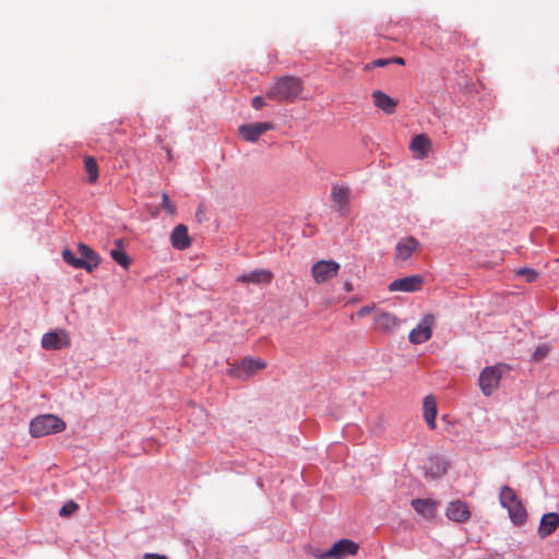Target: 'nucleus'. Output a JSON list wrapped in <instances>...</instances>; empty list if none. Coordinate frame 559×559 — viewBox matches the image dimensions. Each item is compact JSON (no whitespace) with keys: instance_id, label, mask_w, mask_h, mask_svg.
<instances>
[{"instance_id":"f257e3e1","label":"nucleus","mask_w":559,"mask_h":559,"mask_svg":"<svg viewBox=\"0 0 559 559\" xmlns=\"http://www.w3.org/2000/svg\"><path fill=\"white\" fill-rule=\"evenodd\" d=\"M302 91V81L296 76L275 78L269 90L266 97L273 102L283 103L297 98Z\"/></svg>"},{"instance_id":"f03ea898","label":"nucleus","mask_w":559,"mask_h":559,"mask_svg":"<svg viewBox=\"0 0 559 559\" xmlns=\"http://www.w3.org/2000/svg\"><path fill=\"white\" fill-rule=\"evenodd\" d=\"M64 429L66 423L52 414L37 416L29 424V433L35 438L61 432Z\"/></svg>"},{"instance_id":"7ed1b4c3","label":"nucleus","mask_w":559,"mask_h":559,"mask_svg":"<svg viewBox=\"0 0 559 559\" xmlns=\"http://www.w3.org/2000/svg\"><path fill=\"white\" fill-rule=\"evenodd\" d=\"M508 370V366L503 364H498L483 369L478 381L484 395L489 396L498 389L503 372Z\"/></svg>"},{"instance_id":"20e7f679","label":"nucleus","mask_w":559,"mask_h":559,"mask_svg":"<svg viewBox=\"0 0 559 559\" xmlns=\"http://www.w3.org/2000/svg\"><path fill=\"white\" fill-rule=\"evenodd\" d=\"M359 545L350 539H340L328 551L316 552L314 557L319 559H344L347 556H355L358 552Z\"/></svg>"},{"instance_id":"39448f33","label":"nucleus","mask_w":559,"mask_h":559,"mask_svg":"<svg viewBox=\"0 0 559 559\" xmlns=\"http://www.w3.org/2000/svg\"><path fill=\"white\" fill-rule=\"evenodd\" d=\"M436 318L432 313H427L420 322L414 328L408 335V340L413 344H423L429 341L432 336V328Z\"/></svg>"},{"instance_id":"423d86ee","label":"nucleus","mask_w":559,"mask_h":559,"mask_svg":"<svg viewBox=\"0 0 559 559\" xmlns=\"http://www.w3.org/2000/svg\"><path fill=\"white\" fill-rule=\"evenodd\" d=\"M341 265L332 260H320L312 265L311 273L316 283H325L335 277Z\"/></svg>"},{"instance_id":"0eeeda50","label":"nucleus","mask_w":559,"mask_h":559,"mask_svg":"<svg viewBox=\"0 0 559 559\" xmlns=\"http://www.w3.org/2000/svg\"><path fill=\"white\" fill-rule=\"evenodd\" d=\"M274 128L272 122H253L241 124L238 128L239 134L248 142H257L259 138Z\"/></svg>"},{"instance_id":"6e6552de","label":"nucleus","mask_w":559,"mask_h":559,"mask_svg":"<svg viewBox=\"0 0 559 559\" xmlns=\"http://www.w3.org/2000/svg\"><path fill=\"white\" fill-rule=\"evenodd\" d=\"M423 284L424 277L420 275L405 276L390 283L389 290L413 293L419 290Z\"/></svg>"},{"instance_id":"1a4fd4ad","label":"nucleus","mask_w":559,"mask_h":559,"mask_svg":"<svg viewBox=\"0 0 559 559\" xmlns=\"http://www.w3.org/2000/svg\"><path fill=\"white\" fill-rule=\"evenodd\" d=\"M374 329L382 333L392 332L399 324V320L392 312L377 311L373 318Z\"/></svg>"},{"instance_id":"9d476101","label":"nucleus","mask_w":559,"mask_h":559,"mask_svg":"<svg viewBox=\"0 0 559 559\" xmlns=\"http://www.w3.org/2000/svg\"><path fill=\"white\" fill-rule=\"evenodd\" d=\"M265 366V361L260 358L253 359L251 357H246L236 369V376L238 378L247 379L254 374L257 371L264 369Z\"/></svg>"},{"instance_id":"9b49d317","label":"nucleus","mask_w":559,"mask_h":559,"mask_svg":"<svg viewBox=\"0 0 559 559\" xmlns=\"http://www.w3.org/2000/svg\"><path fill=\"white\" fill-rule=\"evenodd\" d=\"M445 515L451 521L462 523L469 519L471 512L465 502L456 500L449 503Z\"/></svg>"},{"instance_id":"f8f14e48","label":"nucleus","mask_w":559,"mask_h":559,"mask_svg":"<svg viewBox=\"0 0 559 559\" xmlns=\"http://www.w3.org/2000/svg\"><path fill=\"white\" fill-rule=\"evenodd\" d=\"M78 250L81 255L80 260L82 263V269L86 270L87 272H92L98 266L100 258L96 251L84 243H79Z\"/></svg>"},{"instance_id":"ddd939ff","label":"nucleus","mask_w":559,"mask_h":559,"mask_svg":"<svg viewBox=\"0 0 559 559\" xmlns=\"http://www.w3.org/2000/svg\"><path fill=\"white\" fill-rule=\"evenodd\" d=\"M419 242L414 237L401 239L395 248V260L406 261L417 250Z\"/></svg>"},{"instance_id":"4468645a","label":"nucleus","mask_w":559,"mask_h":559,"mask_svg":"<svg viewBox=\"0 0 559 559\" xmlns=\"http://www.w3.org/2000/svg\"><path fill=\"white\" fill-rule=\"evenodd\" d=\"M273 278L272 272L267 270H253L237 277V282L248 284H269Z\"/></svg>"},{"instance_id":"2eb2a0df","label":"nucleus","mask_w":559,"mask_h":559,"mask_svg":"<svg viewBox=\"0 0 559 559\" xmlns=\"http://www.w3.org/2000/svg\"><path fill=\"white\" fill-rule=\"evenodd\" d=\"M411 504L419 515L431 520L436 515V510L439 503L431 499H414Z\"/></svg>"},{"instance_id":"dca6fc26","label":"nucleus","mask_w":559,"mask_h":559,"mask_svg":"<svg viewBox=\"0 0 559 559\" xmlns=\"http://www.w3.org/2000/svg\"><path fill=\"white\" fill-rule=\"evenodd\" d=\"M170 241L173 247L178 250L187 249L191 245L187 226L182 224L177 225L171 231Z\"/></svg>"},{"instance_id":"f3484780","label":"nucleus","mask_w":559,"mask_h":559,"mask_svg":"<svg viewBox=\"0 0 559 559\" xmlns=\"http://www.w3.org/2000/svg\"><path fill=\"white\" fill-rule=\"evenodd\" d=\"M559 527V514L551 512L542 516L538 534L542 538L551 535Z\"/></svg>"},{"instance_id":"a211bd4d","label":"nucleus","mask_w":559,"mask_h":559,"mask_svg":"<svg viewBox=\"0 0 559 559\" xmlns=\"http://www.w3.org/2000/svg\"><path fill=\"white\" fill-rule=\"evenodd\" d=\"M374 106L381 109L383 112L391 115L395 111L397 100L393 99L380 90L372 93Z\"/></svg>"},{"instance_id":"6ab92c4d","label":"nucleus","mask_w":559,"mask_h":559,"mask_svg":"<svg viewBox=\"0 0 559 559\" xmlns=\"http://www.w3.org/2000/svg\"><path fill=\"white\" fill-rule=\"evenodd\" d=\"M424 417L430 429L436 428V417L438 414L437 402L433 396L428 395L424 400Z\"/></svg>"},{"instance_id":"aec40b11","label":"nucleus","mask_w":559,"mask_h":559,"mask_svg":"<svg viewBox=\"0 0 559 559\" xmlns=\"http://www.w3.org/2000/svg\"><path fill=\"white\" fill-rule=\"evenodd\" d=\"M69 345V341L62 343L61 338L56 332H47L41 337V346L47 350L60 349Z\"/></svg>"},{"instance_id":"412c9836","label":"nucleus","mask_w":559,"mask_h":559,"mask_svg":"<svg viewBox=\"0 0 559 559\" xmlns=\"http://www.w3.org/2000/svg\"><path fill=\"white\" fill-rule=\"evenodd\" d=\"M431 147V141L426 134H418L413 138L409 148L414 152H418L423 157L427 156Z\"/></svg>"},{"instance_id":"4be33fe9","label":"nucleus","mask_w":559,"mask_h":559,"mask_svg":"<svg viewBox=\"0 0 559 559\" xmlns=\"http://www.w3.org/2000/svg\"><path fill=\"white\" fill-rule=\"evenodd\" d=\"M506 509H508L509 515L513 523L523 524L525 522L527 514L520 499L514 503L510 504L509 507H507Z\"/></svg>"},{"instance_id":"5701e85b","label":"nucleus","mask_w":559,"mask_h":559,"mask_svg":"<svg viewBox=\"0 0 559 559\" xmlns=\"http://www.w3.org/2000/svg\"><path fill=\"white\" fill-rule=\"evenodd\" d=\"M331 197L340 205V209H344L348 204L349 190L345 187L335 186L332 189Z\"/></svg>"},{"instance_id":"b1692460","label":"nucleus","mask_w":559,"mask_h":559,"mask_svg":"<svg viewBox=\"0 0 559 559\" xmlns=\"http://www.w3.org/2000/svg\"><path fill=\"white\" fill-rule=\"evenodd\" d=\"M117 248L110 250V255L119 265H121L123 269H128L131 260L122 249L120 240L117 241Z\"/></svg>"},{"instance_id":"393cba45","label":"nucleus","mask_w":559,"mask_h":559,"mask_svg":"<svg viewBox=\"0 0 559 559\" xmlns=\"http://www.w3.org/2000/svg\"><path fill=\"white\" fill-rule=\"evenodd\" d=\"M499 499H500V503L503 508H507L510 504H512L519 500L514 490L509 486H502V488L500 490Z\"/></svg>"},{"instance_id":"a878e982","label":"nucleus","mask_w":559,"mask_h":559,"mask_svg":"<svg viewBox=\"0 0 559 559\" xmlns=\"http://www.w3.org/2000/svg\"><path fill=\"white\" fill-rule=\"evenodd\" d=\"M84 167L86 173L88 174V181L94 183L97 181L99 173L98 166L94 157L87 156L84 159Z\"/></svg>"},{"instance_id":"bb28decb","label":"nucleus","mask_w":559,"mask_h":559,"mask_svg":"<svg viewBox=\"0 0 559 559\" xmlns=\"http://www.w3.org/2000/svg\"><path fill=\"white\" fill-rule=\"evenodd\" d=\"M62 258L69 265L75 269H82L80 258H75L74 253L70 249H64L62 251Z\"/></svg>"},{"instance_id":"cd10ccee","label":"nucleus","mask_w":559,"mask_h":559,"mask_svg":"<svg viewBox=\"0 0 559 559\" xmlns=\"http://www.w3.org/2000/svg\"><path fill=\"white\" fill-rule=\"evenodd\" d=\"M515 274L518 276H523L527 283L535 282L538 277V273L535 270L528 267L518 269Z\"/></svg>"},{"instance_id":"c85d7f7f","label":"nucleus","mask_w":559,"mask_h":559,"mask_svg":"<svg viewBox=\"0 0 559 559\" xmlns=\"http://www.w3.org/2000/svg\"><path fill=\"white\" fill-rule=\"evenodd\" d=\"M79 506L74 501H69L64 503L59 510V515L62 518L70 516L78 510Z\"/></svg>"},{"instance_id":"c756f323","label":"nucleus","mask_w":559,"mask_h":559,"mask_svg":"<svg viewBox=\"0 0 559 559\" xmlns=\"http://www.w3.org/2000/svg\"><path fill=\"white\" fill-rule=\"evenodd\" d=\"M549 350L550 347L548 345H540L534 350L532 359L534 361H540L549 354Z\"/></svg>"},{"instance_id":"7c9ffc66","label":"nucleus","mask_w":559,"mask_h":559,"mask_svg":"<svg viewBox=\"0 0 559 559\" xmlns=\"http://www.w3.org/2000/svg\"><path fill=\"white\" fill-rule=\"evenodd\" d=\"M162 206L169 213V214H175V211H176V207L175 205L170 202L169 198H168V194L166 192H164L162 194Z\"/></svg>"},{"instance_id":"2f4dec72","label":"nucleus","mask_w":559,"mask_h":559,"mask_svg":"<svg viewBox=\"0 0 559 559\" xmlns=\"http://www.w3.org/2000/svg\"><path fill=\"white\" fill-rule=\"evenodd\" d=\"M390 64L389 58L376 59L372 62L366 64L365 70H370L373 68H382Z\"/></svg>"},{"instance_id":"473e14b6","label":"nucleus","mask_w":559,"mask_h":559,"mask_svg":"<svg viewBox=\"0 0 559 559\" xmlns=\"http://www.w3.org/2000/svg\"><path fill=\"white\" fill-rule=\"evenodd\" d=\"M264 106H265V102H264V98L262 96L253 97V99H252V107L254 109H261Z\"/></svg>"},{"instance_id":"72a5a7b5","label":"nucleus","mask_w":559,"mask_h":559,"mask_svg":"<svg viewBox=\"0 0 559 559\" xmlns=\"http://www.w3.org/2000/svg\"><path fill=\"white\" fill-rule=\"evenodd\" d=\"M373 310V307L370 306H364L357 311V316L362 318L367 314H369Z\"/></svg>"},{"instance_id":"f704fd0d","label":"nucleus","mask_w":559,"mask_h":559,"mask_svg":"<svg viewBox=\"0 0 559 559\" xmlns=\"http://www.w3.org/2000/svg\"><path fill=\"white\" fill-rule=\"evenodd\" d=\"M143 559H168L166 556L158 555V554H145L143 556Z\"/></svg>"},{"instance_id":"c9c22d12","label":"nucleus","mask_w":559,"mask_h":559,"mask_svg":"<svg viewBox=\"0 0 559 559\" xmlns=\"http://www.w3.org/2000/svg\"><path fill=\"white\" fill-rule=\"evenodd\" d=\"M389 60H390V63H397V64L405 63L404 59L401 57L389 58Z\"/></svg>"},{"instance_id":"e433bc0d","label":"nucleus","mask_w":559,"mask_h":559,"mask_svg":"<svg viewBox=\"0 0 559 559\" xmlns=\"http://www.w3.org/2000/svg\"><path fill=\"white\" fill-rule=\"evenodd\" d=\"M345 289L347 292H350L352 290V284L350 283H345Z\"/></svg>"}]
</instances>
